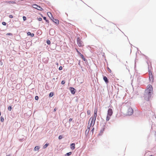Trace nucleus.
I'll return each mask as SVG.
<instances>
[{
	"mask_svg": "<svg viewBox=\"0 0 156 156\" xmlns=\"http://www.w3.org/2000/svg\"><path fill=\"white\" fill-rule=\"evenodd\" d=\"M151 94L150 93H148L145 92L144 94V99L146 101H149V99L151 98Z\"/></svg>",
	"mask_w": 156,
	"mask_h": 156,
	"instance_id": "nucleus-1",
	"label": "nucleus"
},
{
	"mask_svg": "<svg viewBox=\"0 0 156 156\" xmlns=\"http://www.w3.org/2000/svg\"><path fill=\"white\" fill-rule=\"evenodd\" d=\"M153 87L151 85H148L147 86V88L145 92L150 93V94L152 93L153 91Z\"/></svg>",
	"mask_w": 156,
	"mask_h": 156,
	"instance_id": "nucleus-2",
	"label": "nucleus"
},
{
	"mask_svg": "<svg viewBox=\"0 0 156 156\" xmlns=\"http://www.w3.org/2000/svg\"><path fill=\"white\" fill-rule=\"evenodd\" d=\"M77 44L79 47H83L84 46L83 43L80 39L78 37L77 39Z\"/></svg>",
	"mask_w": 156,
	"mask_h": 156,
	"instance_id": "nucleus-3",
	"label": "nucleus"
},
{
	"mask_svg": "<svg viewBox=\"0 0 156 156\" xmlns=\"http://www.w3.org/2000/svg\"><path fill=\"white\" fill-rule=\"evenodd\" d=\"M95 120L96 119H95L93 117H90L89 121V122L90 121H91L90 126H94Z\"/></svg>",
	"mask_w": 156,
	"mask_h": 156,
	"instance_id": "nucleus-4",
	"label": "nucleus"
},
{
	"mask_svg": "<svg viewBox=\"0 0 156 156\" xmlns=\"http://www.w3.org/2000/svg\"><path fill=\"white\" fill-rule=\"evenodd\" d=\"M32 7L33 8L42 11L43 10V9L41 7L36 4L33 5H32Z\"/></svg>",
	"mask_w": 156,
	"mask_h": 156,
	"instance_id": "nucleus-5",
	"label": "nucleus"
},
{
	"mask_svg": "<svg viewBox=\"0 0 156 156\" xmlns=\"http://www.w3.org/2000/svg\"><path fill=\"white\" fill-rule=\"evenodd\" d=\"M127 114L129 115H131L133 113V110L131 108H129L127 112Z\"/></svg>",
	"mask_w": 156,
	"mask_h": 156,
	"instance_id": "nucleus-6",
	"label": "nucleus"
},
{
	"mask_svg": "<svg viewBox=\"0 0 156 156\" xmlns=\"http://www.w3.org/2000/svg\"><path fill=\"white\" fill-rule=\"evenodd\" d=\"M149 80L151 81L152 82H153L154 80V77L152 75V73L149 71Z\"/></svg>",
	"mask_w": 156,
	"mask_h": 156,
	"instance_id": "nucleus-7",
	"label": "nucleus"
},
{
	"mask_svg": "<svg viewBox=\"0 0 156 156\" xmlns=\"http://www.w3.org/2000/svg\"><path fill=\"white\" fill-rule=\"evenodd\" d=\"M113 114V110L111 108H109L108 111L107 115L111 116Z\"/></svg>",
	"mask_w": 156,
	"mask_h": 156,
	"instance_id": "nucleus-8",
	"label": "nucleus"
},
{
	"mask_svg": "<svg viewBox=\"0 0 156 156\" xmlns=\"http://www.w3.org/2000/svg\"><path fill=\"white\" fill-rule=\"evenodd\" d=\"M51 20L55 23L56 24H58L59 23V20H57L56 19H55L53 17L51 19Z\"/></svg>",
	"mask_w": 156,
	"mask_h": 156,
	"instance_id": "nucleus-9",
	"label": "nucleus"
},
{
	"mask_svg": "<svg viewBox=\"0 0 156 156\" xmlns=\"http://www.w3.org/2000/svg\"><path fill=\"white\" fill-rule=\"evenodd\" d=\"M70 90L71 93L73 94H74L75 93V89L73 87H70Z\"/></svg>",
	"mask_w": 156,
	"mask_h": 156,
	"instance_id": "nucleus-10",
	"label": "nucleus"
},
{
	"mask_svg": "<svg viewBox=\"0 0 156 156\" xmlns=\"http://www.w3.org/2000/svg\"><path fill=\"white\" fill-rule=\"evenodd\" d=\"M97 111H98L97 108L95 109L94 110V117H93L95 119H96V118L97 116Z\"/></svg>",
	"mask_w": 156,
	"mask_h": 156,
	"instance_id": "nucleus-11",
	"label": "nucleus"
},
{
	"mask_svg": "<svg viewBox=\"0 0 156 156\" xmlns=\"http://www.w3.org/2000/svg\"><path fill=\"white\" fill-rule=\"evenodd\" d=\"M103 80L106 83H108V80L106 76H104Z\"/></svg>",
	"mask_w": 156,
	"mask_h": 156,
	"instance_id": "nucleus-12",
	"label": "nucleus"
},
{
	"mask_svg": "<svg viewBox=\"0 0 156 156\" xmlns=\"http://www.w3.org/2000/svg\"><path fill=\"white\" fill-rule=\"evenodd\" d=\"M71 148L72 150H74L75 148V144L73 143L71 144Z\"/></svg>",
	"mask_w": 156,
	"mask_h": 156,
	"instance_id": "nucleus-13",
	"label": "nucleus"
},
{
	"mask_svg": "<svg viewBox=\"0 0 156 156\" xmlns=\"http://www.w3.org/2000/svg\"><path fill=\"white\" fill-rule=\"evenodd\" d=\"M47 14L48 16L49 17V18L51 19L53 17L52 16V15L51 12H48Z\"/></svg>",
	"mask_w": 156,
	"mask_h": 156,
	"instance_id": "nucleus-14",
	"label": "nucleus"
},
{
	"mask_svg": "<svg viewBox=\"0 0 156 156\" xmlns=\"http://www.w3.org/2000/svg\"><path fill=\"white\" fill-rule=\"evenodd\" d=\"M7 3L9 4H15L16 2L14 1H9L7 2Z\"/></svg>",
	"mask_w": 156,
	"mask_h": 156,
	"instance_id": "nucleus-15",
	"label": "nucleus"
},
{
	"mask_svg": "<svg viewBox=\"0 0 156 156\" xmlns=\"http://www.w3.org/2000/svg\"><path fill=\"white\" fill-rule=\"evenodd\" d=\"M111 116L107 115L106 119L107 121H108L110 119Z\"/></svg>",
	"mask_w": 156,
	"mask_h": 156,
	"instance_id": "nucleus-16",
	"label": "nucleus"
},
{
	"mask_svg": "<svg viewBox=\"0 0 156 156\" xmlns=\"http://www.w3.org/2000/svg\"><path fill=\"white\" fill-rule=\"evenodd\" d=\"M54 95V93L53 92H51L49 94V97H52Z\"/></svg>",
	"mask_w": 156,
	"mask_h": 156,
	"instance_id": "nucleus-17",
	"label": "nucleus"
},
{
	"mask_svg": "<svg viewBox=\"0 0 156 156\" xmlns=\"http://www.w3.org/2000/svg\"><path fill=\"white\" fill-rule=\"evenodd\" d=\"M39 149V147L38 146H36L34 148V150L36 151L37 150H38Z\"/></svg>",
	"mask_w": 156,
	"mask_h": 156,
	"instance_id": "nucleus-18",
	"label": "nucleus"
},
{
	"mask_svg": "<svg viewBox=\"0 0 156 156\" xmlns=\"http://www.w3.org/2000/svg\"><path fill=\"white\" fill-rule=\"evenodd\" d=\"M90 129H87L85 131V133L88 134L89 132Z\"/></svg>",
	"mask_w": 156,
	"mask_h": 156,
	"instance_id": "nucleus-19",
	"label": "nucleus"
},
{
	"mask_svg": "<svg viewBox=\"0 0 156 156\" xmlns=\"http://www.w3.org/2000/svg\"><path fill=\"white\" fill-rule=\"evenodd\" d=\"M49 144H45L43 146L44 148H46L48 145Z\"/></svg>",
	"mask_w": 156,
	"mask_h": 156,
	"instance_id": "nucleus-20",
	"label": "nucleus"
},
{
	"mask_svg": "<svg viewBox=\"0 0 156 156\" xmlns=\"http://www.w3.org/2000/svg\"><path fill=\"white\" fill-rule=\"evenodd\" d=\"M43 18L45 20L46 22H47L48 23H49V21L48 20H47L46 17H44Z\"/></svg>",
	"mask_w": 156,
	"mask_h": 156,
	"instance_id": "nucleus-21",
	"label": "nucleus"
},
{
	"mask_svg": "<svg viewBox=\"0 0 156 156\" xmlns=\"http://www.w3.org/2000/svg\"><path fill=\"white\" fill-rule=\"evenodd\" d=\"M12 106H9L8 108V110H9V111H11L12 110Z\"/></svg>",
	"mask_w": 156,
	"mask_h": 156,
	"instance_id": "nucleus-22",
	"label": "nucleus"
},
{
	"mask_svg": "<svg viewBox=\"0 0 156 156\" xmlns=\"http://www.w3.org/2000/svg\"><path fill=\"white\" fill-rule=\"evenodd\" d=\"M108 72L110 73H111L112 72V71L111 70V69L109 68H108Z\"/></svg>",
	"mask_w": 156,
	"mask_h": 156,
	"instance_id": "nucleus-23",
	"label": "nucleus"
},
{
	"mask_svg": "<svg viewBox=\"0 0 156 156\" xmlns=\"http://www.w3.org/2000/svg\"><path fill=\"white\" fill-rule=\"evenodd\" d=\"M47 43L48 44H50L51 43V42L49 40H48L47 41Z\"/></svg>",
	"mask_w": 156,
	"mask_h": 156,
	"instance_id": "nucleus-24",
	"label": "nucleus"
},
{
	"mask_svg": "<svg viewBox=\"0 0 156 156\" xmlns=\"http://www.w3.org/2000/svg\"><path fill=\"white\" fill-rule=\"evenodd\" d=\"M4 120V119L3 117L2 116L1 118V122H3Z\"/></svg>",
	"mask_w": 156,
	"mask_h": 156,
	"instance_id": "nucleus-25",
	"label": "nucleus"
},
{
	"mask_svg": "<svg viewBox=\"0 0 156 156\" xmlns=\"http://www.w3.org/2000/svg\"><path fill=\"white\" fill-rule=\"evenodd\" d=\"M72 154V152H69V153H68L66 154V155H67V156H69V155H70Z\"/></svg>",
	"mask_w": 156,
	"mask_h": 156,
	"instance_id": "nucleus-26",
	"label": "nucleus"
},
{
	"mask_svg": "<svg viewBox=\"0 0 156 156\" xmlns=\"http://www.w3.org/2000/svg\"><path fill=\"white\" fill-rule=\"evenodd\" d=\"M87 114L88 115H89L90 114V110H88L87 111Z\"/></svg>",
	"mask_w": 156,
	"mask_h": 156,
	"instance_id": "nucleus-27",
	"label": "nucleus"
},
{
	"mask_svg": "<svg viewBox=\"0 0 156 156\" xmlns=\"http://www.w3.org/2000/svg\"><path fill=\"white\" fill-rule=\"evenodd\" d=\"M23 19L24 21H25L27 20V18L26 16H23Z\"/></svg>",
	"mask_w": 156,
	"mask_h": 156,
	"instance_id": "nucleus-28",
	"label": "nucleus"
},
{
	"mask_svg": "<svg viewBox=\"0 0 156 156\" xmlns=\"http://www.w3.org/2000/svg\"><path fill=\"white\" fill-rule=\"evenodd\" d=\"M35 99L36 100H37L39 99V97L38 96H36L35 97Z\"/></svg>",
	"mask_w": 156,
	"mask_h": 156,
	"instance_id": "nucleus-29",
	"label": "nucleus"
},
{
	"mask_svg": "<svg viewBox=\"0 0 156 156\" xmlns=\"http://www.w3.org/2000/svg\"><path fill=\"white\" fill-rule=\"evenodd\" d=\"M62 138V137L61 135H60L58 136V139L59 140L61 139Z\"/></svg>",
	"mask_w": 156,
	"mask_h": 156,
	"instance_id": "nucleus-30",
	"label": "nucleus"
},
{
	"mask_svg": "<svg viewBox=\"0 0 156 156\" xmlns=\"http://www.w3.org/2000/svg\"><path fill=\"white\" fill-rule=\"evenodd\" d=\"M65 81H64V80H62V81L61 82V84H65Z\"/></svg>",
	"mask_w": 156,
	"mask_h": 156,
	"instance_id": "nucleus-31",
	"label": "nucleus"
},
{
	"mask_svg": "<svg viewBox=\"0 0 156 156\" xmlns=\"http://www.w3.org/2000/svg\"><path fill=\"white\" fill-rule=\"evenodd\" d=\"M2 24L3 25H6V23L5 22H3L2 23Z\"/></svg>",
	"mask_w": 156,
	"mask_h": 156,
	"instance_id": "nucleus-32",
	"label": "nucleus"
},
{
	"mask_svg": "<svg viewBox=\"0 0 156 156\" xmlns=\"http://www.w3.org/2000/svg\"><path fill=\"white\" fill-rule=\"evenodd\" d=\"M62 67L61 66H60L59 67V70H62Z\"/></svg>",
	"mask_w": 156,
	"mask_h": 156,
	"instance_id": "nucleus-33",
	"label": "nucleus"
},
{
	"mask_svg": "<svg viewBox=\"0 0 156 156\" xmlns=\"http://www.w3.org/2000/svg\"><path fill=\"white\" fill-rule=\"evenodd\" d=\"M38 20L39 21H41L42 20V19L41 18H38Z\"/></svg>",
	"mask_w": 156,
	"mask_h": 156,
	"instance_id": "nucleus-34",
	"label": "nucleus"
},
{
	"mask_svg": "<svg viewBox=\"0 0 156 156\" xmlns=\"http://www.w3.org/2000/svg\"><path fill=\"white\" fill-rule=\"evenodd\" d=\"M12 34L10 33H8L6 34V35H12Z\"/></svg>",
	"mask_w": 156,
	"mask_h": 156,
	"instance_id": "nucleus-35",
	"label": "nucleus"
},
{
	"mask_svg": "<svg viewBox=\"0 0 156 156\" xmlns=\"http://www.w3.org/2000/svg\"><path fill=\"white\" fill-rule=\"evenodd\" d=\"M27 34L28 35H30L31 33L30 32H27Z\"/></svg>",
	"mask_w": 156,
	"mask_h": 156,
	"instance_id": "nucleus-36",
	"label": "nucleus"
},
{
	"mask_svg": "<svg viewBox=\"0 0 156 156\" xmlns=\"http://www.w3.org/2000/svg\"><path fill=\"white\" fill-rule=\"evenodd\" d=\"M9 18H13V16L12 15H10L9 16Z\"/></svg>",
	"mask_w": 156,
	"mask_h": 156,
	"instance_id": "nucleus-37",
	"label": "nucleus"
},
{
	"mask_svg": "<svg viewBox=\"0 0 156 156\" xmlns=\"http://www.w3.org/2000/svg\"><path fill=\"white\" fill-rule=\"evenodd\" d=\"M34 35V34H31H31H30V36H31V37H33Z\"/></svg>",
	"mask_w": 156,
	"mask_h": 156,
	"instance_id": "nucleus-38",
	"label": "nucleus"
},
{
	"mask_svg": "<svg viewBox=\"0 0 156 156\" xmlns=\"http://www.w3.org/2000/svg\"><path fill=\"white\" fill-rule=\"evenodd\" d=\"M91 126H90V125L89 126H87V129H90V127Z\"/></svg>",
	"mask_w": 156,
	"mask_h": 156,
	"instance_id": "nucleus-39",
	"label": "nucleus"
},
{
	"mask_svg": "<svg viewBox=\"0 0 156 156\" xmlns=\"http://www.w3.org/2000/svg\"><path fill=\"white\" fill-rule=\"evenodd\" d=\"M72 118H70V119H69V122H71V121L72 120Z\"/></svg>",
	"mask_w": 156,
	"mask_h": 156,
	"instance_id": "nucleus-40",
	"label": "nucleus"
},
{
	"mask_svg": "<svg viewBox=\"0 0 156 156\" xmlns=\"http://www.w3.org/2000/svg\"><path fill=\"white\" fill-rule=\"evenodd\" d=\"M82 59H83V61H85V60H86V59H85V58H84V57H83V58H82Z\"/></svg>",
	"mask_w": 156,
	"mask_h": 156,
	"instance_id": "nucleus-41",
	"label": "nucleus"
},
{
	"mask_svg": "<svg viewBox=\"0 0 156 156\" xmlns=\"http://www.w3.org/2000/svg\"><path fill=\"white\" fill-rule=\"evenodd\" d=\"M55 78H53L52 80V81H55Z\"/></svg>",
	"mask_w": 156,
	"mask_h": 156,
	"instance_id": "nucleus-42",
	"label": "nucleus"
},
{
	"mask_svg": "<svg viewBox=\"0 0 156 156\" xmlns=\"http://www.w3.org/2000/svg\"><path fill=\"white\" fill-rule=\"evenodd\" d=\"M76 50L78 53L80 52L77 49H76Z\"/></svg>",
	"mask_w": 156,
	"mask_h": 156,
	"instance_id": "nucleus-43",
	"label": "nucleus"
},
{
	"mask_svg": "<svg viewBox=\"0 0 156 156\" xmlns=\"http://www.w3.org/2000/svg\"><path fill=\"white\" fill-rule=\"evenodd\" d=\"M94 128L92 129V132H93V131H94Z\"/></svg>",
	"mask_w": 156,
	"mask_h": 156,
	"instance_id": "nucleus-44",
	"label": "nucleus"
},
{
	"mask_svg": "<svg viewBox=\"0 0 156 156\" xmlns=\"http://www.w3.org/2000/svg\"><path fill=\"white\" fill-rule=\"evenodd\" d=\"M56 108H55L54 109V111H56Z\"/></svg>",
	"mask_w": 156,
	"mask_h": 156,
	"instance_id": "nucleus-45",
	"label": "nucleus"
},
{
	"mask_svg": "<svg viewBox=\"0 0 156 156\" xmlns=\"http://www.w3.org/2000/svg\"><path fill=\"white\" fill-rule=\"evenodd\" d=\"M78 54L80 55L81 54L80 52H79Z\"/></svg>",
	"mask_w": 156,
	"mask_h": 156,
	"instance_id": "nucleus-46",
	"label": "nucleus"
},
{
	"mask_svg": "<svg viewBox=\"0 0 156 156\" xmlns=\"http://www.w3.org/2000/svg\"><path fill=\"white\" fill-rule=\"evenodd\" d=\"M84 57L83 56V55L82 56H81V57L82 58H83Z\"/></svg>",
	"mask_w": 156,
	"mask_h": 156,
	"instance_id": "nucleus-47",
	"label": "nucleus"
},
{
	"mask_svg": "<svg viewBox=\"0 0 156 156\" xmlns=\"http://www.w3.org/2000/svg\"><path fill=\"white\" fill-rule=\"evenodd\" d=\"M82 55H82V54H81L80 55V56L81 57V56H82Z\"/></svg>",
	"mask_w": 156,
	"mask_h": 156,
	"instance_id": "nucleus-48",
	"label": "nucleus"
},
{
	"mask_svg": "<svg viewBox=\"0 0 156 156\" xmlns=\"http://www.w3.org/2000/svg\"><path fill=\"white\" fill-rule=\"evenodd\" d=\"M149 156H154V155H150Z\"/></svg>",
	"mask_w": 156,
	"mask_h": 156,
	"instance_id": "nucleus-49",
	"label": "nucleus"
},
{
	"mask_svg": "<svg viewBox=\"0 0 156 156\" xmlns=\"http://www.w3.org/2000/svg\"><path fill=\"white\" fill-rule=\"evenodd\" d=\"M6 156H11L10 155H7Z\"/></svg>",
	"mask_w": 156,
	"mask_h": 156,
	"instance_id": "nucleus-50",
	"label": "nucleus"
},
{
	"mask_svg": "<svg viewBox=\"0 0 156 156\" xmlns=\"http://www.w3.org/2000/svg\"><path fill=\"white\" fill-rule=\"evenodd\" d=\"M53 30L52 29H51L50 30Z\"/></svg>",
	"mask_w": 156,
	"mask_h": 156,
	"instance_id": "nucleus-51",
	"label": "nucleus"
}]
</instances>
